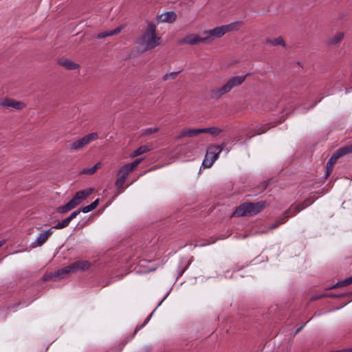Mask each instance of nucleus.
I'll use <instances>...</instances> for the list:
<instances>
[{"label": "nucleus", "mask_w": 352, "mask_h": 352, "mask_svg": "<svg viewBox=\"0 0 352 352\" xmlns=\"http://www.w3.org/2000/svg\"><path fill=\"white\" fill-rule=\"evenodd\" d=\"M162 38L157 34L156 25L149 22L147 28L137 41L138 45L144 51L151 50L161 44Z\"/></svg>", "instance_id": "f257e3e1"}, {"label": "nucleus", "mask_w": 352, "mask_h": 352, "mask_svg": "<svg viewBox=\"0 0 352 352\" xmlns=\"http://www.w3.org/2000/svg\"><path fill=\"white\" fill-rule=\"evenodd\" d=\"M241 25L242 22L236 21L230 24L218 26L211 30H206L203 34L205 35V40L207 41V43H210L215 38L222 37L228 32L237 31Z\"/></svg>", "instance_id": "f03ea898"}, {"label": "nucleus", "mask_w": 352, "mask_h": 352, "mask_svg": "<svg viewBox=\"0 0 352 352\" xmlns=\"http://www.w3.org/2000/svg\"><path fill=\"white\" fill-rule=\"evenodd\" d=\"M248 74L236 76L230 78L223 86L214 89L210 91L212 98H219L222 96L229 93L233 88L241 85L245 80Z\"/></svg>", "instance_id": "7ed1b4c3"}, {"label": "nucleus", "mask_w": 352, "mask_h": 352, "mask_svg": "<svg viewBox=\"0 0 352 352\" xmlns=\"http://www.w3.org/2000/svg\"><path fill=\"white\" fill-rule=\"evenodd\" d=\"M265 207V202L243 203L236 208L232 217L253 216Z\"/></svg>", "instance_id": "20e7f679"}, {"label": "nucleus", "mask_w": 352, "mask_h": 352, "mask_svg": "<svg viewBox=\"0 0 352 352\" xmlns=\"http://www.w3.org/2000/svg\"><path fill=\"white\" fill-rule=\"evenodd\" d=\"M94 188H89L77 192L73 198L65 205L57 208V212L64 213L68 212L78 206L82 201L86 199L93 192Z\"/></svg>", "instance_id": "39448f33"}, {"label": "nucleus", "mask_w": 352, "mask_h": 352, "mask_svg": "<svg viewBox=\"0 0 352 352\" xmlns=\"http://www.w3.org/2000/svg\"><path fill=\"white\" fill-rule=\"evenodd\" d=\"M223 150V146L211 145L206 151L205 158L203 161L202 166L204 168H210L214 162L218 159L219 155Z\"/></svg>", "instance_id": "423d86ee"}, {"label": "nucleus", "mask_w": 352, "mask_h": 352, "mask_svg": "<svg viewBox=\"0 0 352 352\" xmlns=\"http://www.w3.org/2000/svg\"><path fill=\"white\" fill-rule=\"evenodd\" d=\"M352 152V146H346L340 148L334 153L331 158L327 163V171H326V178L328 177L333 170V168L334 164L337 162V160L342 155L350 153Z\"/></svg>", "instance_id": "0eeeda50"}, {"label": "nucleus", "mask_w": 352, "mask_h": 352, "mask_svg": "<svg viewBox=\"0 0 352 352\" xmlns=\"http://www.w3.org/2000/svg\"><path fill=\"white\" fill-rule=\"evenodd\" d=\"M352 152V146H346L340 148L334 153L331 158L327 163V171H326V178L328 177L333 170V168L334 164L337 162V160L342 155L350 153Z\"/></svg>", "instance_id": "6e6552de"}, {"label": "nucleus", "mask_w": 352, "mask_h": 352, "mask_svg": "<svg viewBox=\"0 0 352 352\" xmlns=\"http://www.w3.org/2000/svg\"><path fill=\"white\" fill-rule=\"evenodd\" d=\"M98 138V134L96 132L91 133L82 138L74 141L69 145V148L72 150H79L85 146L89 144Z\"/></svg>", "instance_id": "1a4fd4ad"}, {"label": "nucleus", "mask_w": 352, "mask_h": 352, "mask_svg": "<svg viewBox=\"0 0 352 352\" xmlns=\"http://www.w3.org/2000/svg\"><path fill=\"white\" fill-rule=\"evenodd\" d=\"M177 19V14L173 11L165 12L161 14H157L155 16V21L157 23H172L175 21Z\"/></svg>", "instance_id": "9d476101"}, {"label": "nucleus", "mask_w": 352, "mask_h": 352, "mask_svg": "<svg viewBox=\"0 0 352 352\" xmlns=\"http://www.w3.org/2000/svg\"><path fill=\"white\" fill-rule=\"evenodd\" d=\"M53 233L52 228L41 232L36 238L35 241L30 244L32 248L41 246L45 243L50 236Z\"/></svg>", "instance_id": "9b49d317"}, {"label": "nucleus", "mask_w": 352, "mask_h": 352, "mask_svg": "<svg viewBox=\"0 0 352 352\" xmlns=\"http://www.w3.org/2000/svg\"><path fill=\"white\" fill-rule=\"evenodd\" d=\"M0 106L21 110L25 107V104L20 101L5 98L0 100Z\"/></svg>", "instance_id": "f8f14e48"}, {"label": "nucleus", "mask_w": 352, "mask_h": 352, "mask_svg": "<svg viewBox=\"0 0 352 352\" xmlns=\"http://www.w3.org/2000/svg\"><path fill=\"white\" fill-rule=\"evenodd\" d=\"M200 133H202L201 128V129L186 128L181 131V133L177 135L176 139L179 140V139H182L184 138H193V137L197 136Z\"/></svg>", "instance_id": "ddd939ff"}, {"label": "nucleus", "mask_w": 352, "mask_h": 352, "mask_svg": "<svg viewBox=\"0 0 352 352\" xmlns=\"http://www.w3.org/2000/svg\"><path fill=\"white\" fill-rule=\"evenodd\" d=\"M90 264L86 261H78L68 265V270H71L72 272L79 271H85L89 268Z\"/></svg>", "instance_id": "4468645a"}, {"label": "nucleus", "mask_w": 352, "mask_h": 352, "mask_svg": "<svg viewBox=\"0 0 352 352\" xmlns=\"http://www.w3.org/2000/svg\"><path fill=\"white\" fill-rule=\"evenodd\" d=\"M182 42L184 43L192 45L198 44L199 43H208L207 41L205 40V36L201 37L196 34H191L186 36L183 39Z\"/></svg>", "instance_id": "2eb2a0df"}, {"label": "nucleus", "mask_w": 352, "mask_h": 352, "mask_svg": "<svg viewBox=\"0 0 352 352\" xmlns=\"http://www.w3.org/2000/svg\"><path fill=\"white\" fill-rule=\"evenodd\" d=\"M58 63L60 66L66 68L67 69H69V70L76 69L79 67V65L78 63L72 61V60H70L69 58H65V57H62V58H59L58 60Z\"/></svg>", "instance_id": "dca6fc26"}, {"label": "nucleus", "mask_w": 352, "mask_h": 352, "mask_svg": "<svg viewBox=\"0 0 352 352\" xmlns=\"http://www.w3.org/2000/svg\"><path fill=\"white\" fill-rule=\"evenodd\" d=\"M69 273H72V271L71 270H68V266H66L54 272V274H51L50 278L52 279L54 278V280H56V278L61 279L65 278Z\"/></svg>", "instance_id": "f3484780"}, {"label": "nucleus", "mask_w": 352, "mask_h": 352, "mask_svg": "<svg viewBox=\"0 0 352 352\" xmlns=\"http://www.w3.org/2000/svg\"><path fill=\"white\" fill-rule=\"evenodd\" d=\"M133 170L134 169L129 164H125L119 169L118 175H120L126 179L129 173H131Z\"/></svg>", "instance_id": "a211bd4d"}, {"label": "nucleus", "mask_w": 352, "mask_h": 352, "mask_svg": "<svg viewBox=\"0 0 352 352\" xmlns=\"http://www.w3.org/2000/svg\"><path fill=\"white\" fill-rule=\"evenodd\" d=\"M152 149V148L148 145H144L139 147L138 149L134 151L131 154V157H135L138 155H142L146 152L150 151Z\"/></svg>", "instance_id": "6ab92c4d"}, {"label": "nucleus", "mask_w": 352, "mask_h": 352, "mask_svg": "<svg viewBox=\"0 0 352 352\" xmlns=\"http://www.w3.org/2000/svg\"><path fill=\"white\" fill-rule=\"evenodd\" d=\"M266 43L269 45L276 46V45H281L283 47L285 46V43L282 38V37L279 36L276 38H267L266 40Z\"/></svg>", "instance_id": "aec40b11"}, {"label": "nucleus", "mask_w": 352, "mask_h": 352, "mask_svg": "<svg viewBox=\"0 0 352 352\" xmlns=\"http://www.w3.org/2000/svg\"><path fill=\"white\" fill-rule=\"evenodd\" d=\"M118 178L117 179L116 182V186L118 189V192L117 195H119L120 193H122L124 192V188H123V185L126 181V178L124 177H122L120 175H118Z\"/></svg>", "instance_id": "412c9836"}, {"label": "nucleus", "mask_w": 352, "mask_h": 352, "mask_svg": "<svg viewBox=\"0 0 352 352\" xmlns=\"http://www.w3.org/2000/svg\"><path fill=\"white\" fill-rule=\"evenodd\" d=\"M222 130L217 127L201 128V132L210 133L212 135L217 136L221 133Z\"/></svg>", "instance_id": "4be33fe9"}, {"label": "nucleus", "mask_w": 352, "mask_h": 352, "mask_svg": "<svg viewBox=\"0 0 352 352\" xmlns=\"http://www.w3.org/2000/svg\"><path fill=\"white\" fill-rule=\"evenodd\" d=\"M99 204V199H96L90 205L86 206L80 210L83 213H87L94 210Z\"/></svg>", "instance_id": "5701e85b"}, {"label": "nucleus", "mask_w": 352, "mask_h": 352, "mask_svg": "<svg viewBox=\"0 0 352 352\" xmlns=\"http://www.w3.org/2000/svg\"><path fill=\"white\" fill-rule=\"evenodd\" d=\"M289 210L285 211V212L283 214V217H280L279 220L276 221L271 226V229H274L280 224L284 223L286 221V219L289 217Z\"/></svg>", "instance_id": "b1692460"}, {"label": "nucleus", "mask_w": 352, "mask_h": 352, "mask_svg": "<svg viewBox=\"0 0 352 352\" xmlns=\"http://www.w3.org/2000/svg\"><path fill=\"white\" fill-rule=\"evenodd\" d=\"M344 34L342 32H337L336 34H335V35H333L330 41H329V43L331 44H337L338 43H340L344 38Z\"/></svg>", "instance_id": "393cba45"}, {"label": "nucleus", "mask_w": 352, "mask_h": 352, "mask_svg": "<svg viewBox=\"0 0 352 352\" xmlns=\"http://www.w3.org/2000/svg\"><path fill=\"white\" fill-rule=\"evenodd\" d=\"M100 167H101V163L100 162H98L97 164H95V166H94L91 168H84L81 171V173L87 174V175H93V174H94L96 173L97 169L100 168Z\"/></svg>", "instance_id": "a878e982"}, {"label": "nucleus", "mask_w": 352, "mask_h": 352, "mask_svg": "<svg viewBox=\"0 0 352 352\" xmlns=\"http://www.w3.org/2000/svg\"><path fill=\"white\" fill-rule=\"evenodd\" d=\"M69 224V219H65L61 222L57 223L55 226H54V228L55 229H62L65 227H67Z\"/></svg>", "instance_id": "bb28decb"}, {"label": "nucleus", "mask_w": 352, "mask_h": 352, "mask_svg": "<svg viewBox=\"0 0 352 352\" xmlns=\"http://www.w3.org/2000/svg\"><path fill=\"white\" fill-rule=\"evenodd\" d=\"M351 283H352V276L350 277V278H346L344 280L338 282L336 285V287H344V286H347L349 285H351Z\"/></svg>", "instance_id": "cd10ccee"}, {"label": "nucleus", "mask_w": 352, "mask_h": 352, "mask_svg": "<svg viewBox=\"0 0 352 352\" xmlns=\"http://www.w3.org/2000/svg\"><path fill=\"white\" fill-rule=\"evenodd\" d=\"M178 74H179L178 72L167 73L164 76L163 80H168L170 79H174L177 77Z\"/></svg>", "instance_id": "c85d7f7f"}, {"label": "nucleus", "mask_w": 352, "mask_h": 352, "mask_svg": "<svg viewBox=\"0 0 352 352\" xmlns=\"http://www.w3.org/2000/svg\"><path fill=\"white\" fill-rule=\"evenodd\" d=\"M80 212H81L80 210H76V211L72 212V214L69 215V217H68L67 218V219H69V222L70 223L72 219H74V218H76L77 217V215L80 214Z\"/></svg>", "instance_id": "c756f323"}, {"label": "nucleus", "mask_w": 352, "mask_h": 352, "mask_svg": "<svg viewBox=\"0 0 352 352\" xmlns=\"http://www.w3.org/2000/svg\"><path fill=\"white\" fill-rule=\"evenodd\" d=\"M142 161V158L136 159L133 162L130 163L129 164L133 169H135Z\"/></svg>", "instance_id": "7c9ffc66"}, {"label": "nucleus", "mask_w": 352, "mask_h": 352, "mask_svg": "<svg viewBox=\"0 0 352 352\" xmlns=\"http://www.w3.org/2000/svg\"><path fill=\"white\" fill-rule=\"evenodd\" d=\"M122 30V27H118L115 30L109 31V34H111V36L120 33Z\"/></svg>", "instance_id": "2f4dec72"}, {"label": "nucleus", "mask_w": 352, "mask_h": 352, "mask_svg": "<svg viewBox=\"0 0 352 352\" xmlns=\"http://www.w3.org/2000/svg\"><path fill=\"white\" fill-rule=\"evenodd\" d=\"M109 34V31L100 32V34H98L97 38H102L106 36H110L111 34Z\"/></svg>", "instance_id": "473e14b6"}, {"label": "nucleus", "mask_w": 352, "mask_h": 352, "mask_svg": "<svg viewBox=\"0 0 352 352\" xmlns=\"http://www.w3.org/2000/svg\"><path fill=\"white\" fill-rule=\"evenodd\" d=\"M157 131H158V129L156 128V127H155V128H148V129H146L145 134L149 135L151 133H155Z\"/></svg>", "instance_id": "72a5a7b5"}, {"label": "nucleus", "mask_w": 352, "mask_h": 352, "mask_svg": "<svg viewBox=\"0 0 352 352\" xmlns=\"http://www.w3.org/2000/svg\"><path fill=\"white\" fill-rule=\"evenodd\" d=\"M312 203V201H306L305 204H302L300 207L297 210V212H300V210H303L306 207H307L309 204Z\"/></svg>", "instance_id": "f704fd0d"}, {"label": "nucleus", "mask_w": 352, "mask_h": 352, "mask_svg": "<svg viewBox=\"0 0 352 352\" xmlns=\"http://www.w3.org/2000/svg\"><path fill=\"white\" fill-rule=\"evenodd\" d=\"M153 312H152V313H151V314H150V315H149V316H148L145 319V320H144V322L143 324H142V325L139 329L142 328L143 326H144V325H145V324H146L149 321V320L151 319V316H152V315H153Z\"/></svg>", "instance_id": "c9c22d12"}, {"label": "nucleus", "mask_w": 352, "mask_h": 352, "mask_svg": "<svg viewBox=\"0 0 352 352\" xmlns=\"http://www.w3.org/2000/svg\"><path fill=\"white\" fill-rule=\"evenodd\" d=\"M302 328H303V326L298 328V329L296 330L295 334H297L298 332H300L302 330Z\"/></svg>", "instance_id": "e433bc0d"}, {"label": "nucleus", "mask_w": 352, "mask_h": 352, "mask_svg": "<svg viewBox=\"0 0 352 352\" xmlns=\"http://www.w3.org/2000/svg\"><path fill=\"white\" fill-rule=\"evenodd\" d=\"M5 243H6V240L0 241V248H1L3 244H5Z\"/></svg>", "instance_id": "4c0bfd02"}, {"label": "nucleus", "mask_w": 352, "mask_h": 352, "mask_svg": "<svg viewBox=\"0 0 352 352\" xmlns=\"http://www.w3.org/2000/svg\"><path fill=\"white\" fill-rule=\"evenodd\" d=\"M264 133V131H258V132H257V134H261V133Z\"/></svg>", "instance_id": "58836bf2"}, {"label": "nucleus", "mask_w": 352, "mask_h": 352, "mask_svg": "<svg viewBox=\"0 0 352 352\" xmlns=\"http://www.w3.org/2000/svg\"><path fill=\"white\" fill-rule=\"evenodd\" d=\"M162 301H161L160 302H159L158 304V306H160L161 304H162Z\"/></svg>", "instance_id": "ea45409f"}]
</instances>
